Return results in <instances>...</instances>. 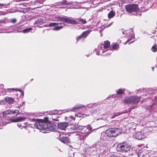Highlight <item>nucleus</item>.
<instances>
[{"label":"nucleus","instance_id":"nucleus-1","mask_svg":"<svg viewBox=\"0 0 157 157\" xmlns=\"http://www.w3.org/2000/svg\"><path fill=\"white\" fill-rule=\"evenodd\" d=\"M105 147L101 143H96L92 146L88 148L86 152L87 154L91 156H97L105 151Z\"/></svg>","mask_w":157,"mask_h":157},{"label":"nucleus","instance_id":"nucleus-2","mask_svg":"<svg viewBox=\"0 0 157 157\" xmlns=\"http://www.w3.org/2000/svg\"><path fill=\"white\" fill-rule=\"evenodd\" d=\"M34 127L40 130H49L53 131L56 129V126L54 124L50 123L47 124L46 122L39 121L36 122L34 124Z\"/></svg>","mask_w":157,"mask_h":157},{"label":"nucleus","instance_id":"nucleus-3","mask_svg":"<svg viewBox=\"0 0 157 157\" xmlns=\"http://www.w3.org/2000/svg\"><path fill=\"white\" fill-rule=\"evenodd\" d=\"M72 128L74 130H82V133L89 135L91 132L92 128L90 125L87 126H80L78 124L73 126Z\"/></svg>","mask_w":157,"mask_h":157},{"label":"nucleus","instance_id":"nucleus-4","mask_svg":"<svg viewBox=\"0 0 157 157\" xmlns=\"http://www.w3.org/2000/svg\"><path fill=\"white\" fill-rule=\"evenodd\" d=\"M141 97H138L136 96H131L128 98H125L124 100V102L128 104L133 103L137 105L139 102Z\"/></svg>","mask_w":157,"mask_h":157},{"label":"nucleus","instance_id":"nucleus-5","mask_svg":"<svg viewBox=\"0 0 157 157\" xmlns=\"http://www.w3.org/2000/svg\"><path fill=\"white\" fill-rule=\"evenodd\" d=\"M55 18L58 21H62L66 23L73 24H77L78 23L75 20H72L69 18L65 16L60 17L56 16Z\"/></svg>","mask_w":157,"mask_h":157},{"label":"nucleus","instance_id":"nucleus-6","mask_svg":"<svg viewBox=\"0 0 157 157\" xmlns=\"http://www.w3.org/2000/svg\"><path fill=\"white\" fill-rule=\"evenodd\" d=\"M117 149L118 151L125 152L129 150L130 147L128 144H120L118 145Z\"/></svg>","mask_w":157,"mask_h":157},{"label":"nucleus","instance_id":"nucleus-7","mask_svg":"<svg viewBox=\"0 0 157 157\" xmlns=\"http://www.w3.org/2000/svg\"><path fill=\"white\" fill-rule=\"evenodd\" d=\"M56 6H62L59 7V8H69L68 6H71L72 5L71 2H69L68 0H63L62 1L58 2L56 3ZM72 8H74L72 7Z\"/></svg>","mask_w":157,"mask_h":157},{"label":"nucleus","instance_id":"nucleus-8","mask_svg":"<svg viewBox=\"0 0 157 157\" xmlns=\"http://www.w3.org/2000/svg\"><path fill=\"white\" fill-rule=\"evenodd\" d=\"M118 129L110 128L107 130L106 131V134L107 136L112 137H115L117 135Z\"/></svg>","mask_w":157,"mask_h":157},{"label":"nucleus","instance_id":"nucleus-9","mask_svg":"<svg viewBox=\"0 0 157 157\" xmlns=\"http://www.w3.org/2000/svg\"><path fill=\"white\" fill-rule=\"evenodd\" d=\"M110 43L109 41L107 40L104 42V49L100 50L99 52H101L102 53H103L105 52H106L108 51L109 52L106 53V55H107L109 54H111L112 52V50L111 49L109 50L108 49L107 50H106V49L108 48L110 45Z\"/></svg>","mask_w":157,"mask_h":157},{"label":"nucleus","instance_id":"nucleus-10","mask_svg":"<svg viewBox=\"0 0 157 157\" xmlns=\"http://www.w3.org/2000/svg\"><path fill=\"white\" fill-rule=\"evenodd\" d=\"M126 10H138V6L137 4H130L125 6Z\"/></svg>","mask_w":157,"mask_h":157},{"label":"nucleus","instance_id":"nucleus-11","mask_svg":"<svg viewBox=\"0 0 157 157\" xmlns=\"http://www.w3.org/2000/svg\"><path fill=\"white\" fill-rule=\"evenodd\" d=\"M25 117H17L15 118H13L10 119L9 120L10 121L8 122L9 123H10L11 122H17L21 121H24L25 120Z\"/></svg>","mask_w":157,"mask_h":157},{"label":"nucleus","instance_id":"nucleus-12","mask_svg":"<svg viewBox=\"0 0 157 157\" xmlns=\"http://www.w3.org/2000/svg\"><path fill=\"white\" fill-rule=\"evenodd\" d=\"M68 123L66 122L60 123L58 124L59 128L61 130H64L68 126Z\"/></svg>","mask_w":157,"mask_h":157},{"label":"nucleus","instance_id":"nucleus-13","mask_svg":"<svg viewBox=\"0 0 157 157\" xmlns=\"http://www.w3.org/2000/svg\"><path fill=\"white\" fill-rule=\"evenodd\" d=\"M85 107H86V106L85 105L81 104L78 105L72 108L71 110V111L75 112L77 110Z\"/></svg>","mask_w":157,"mask_h":157},{"label":"nucleus","instance_id":"nucleus-14","mask_svg":"<svg viewBox=\"0 0 157 157\" xmlns=\"http://www.w3.org/2000/svg\"><path fill=\"white\" fill-rule=\"evenodd\" d=\"M140 10H126L127 12V13L129 15L132 16V15H137V14L138 13L139 15H140L141 14H139V12L140 13V12H139Z\"/></svg>","mask_w":157,"mask_h":157},{"label":"nucleus","instance_id":"nucleus-15","mask_svg":"<svg viewBox=\"0 0 157 157\" xmlns=\"http://www.w3.org/2000/svg\"><path fill=\"white\" fill-rule=\"evenodd\" d=\"M136 138L138 140H141L144 137V136L142 132H138L136 134Z\"/></svg>","mask_w":157,"mask_h":157},{"label":"nucleus","instance_id":"nucleus-16","mask_svg":"<svg viewBox=\"0 0 157 157\" xmlns=\"http://www.w3.org/2000/svg\"><path fill=\"white\" fill-rule=\"evenodd\" d=\"M90 32L89 31H87L84 32L80 36H79L77 39V41L80 39L82 37L86 38L88 35L90 33Z\"/></svg>","mask_w":157,"mask_h":157},{"label":"nucleus","instance_id":"nucleus-17","mask_svg":"<svg viewBox=\"0 0 157 157\" xmlns=\"http://www.w3.org/2000/svg\"><path fill=\"white\" fill-rule=\"evenodd\" d=\"M5 101L9 104H11L13 103L14 99L13 98L7 97L5 98Z\"/></svg>","mask_w":157,"mask_h":157},{"label":"nucleus","instance_id":"nucleus-18","mask_svg":"<svg viewBox=\"0 0 157 157\" xmlns=\"http://www.w3.org/2000/svg\"><path fill=\"white\" fill-rule=\"evenodd\" d=\"M88 136L84 134H82L81 135L78 134L76 135V137L79 138L80 140H82L85 139Z\"/></svg>","mask_w":157,"mask_h":157},{"label":"nucleus","instance_id":"nucleus-19","mask_svg":"<svg viewBox=\"0 0 157 157\" xmlns=\"http://www.w3.org/2000/svg\"><path fill=\"white\" fill-rule=\"evenodd\" d=\"M60 141L63 143L67 144L70 142V140L67 137H63L60 138Z\"/></svg>","mask_w":157,"mask_h":157},{"label":"nucleus","instance_id":"nucleus-20","mask_svg":"<svg viewBox=\"0 0 157 157\" xmlns=\"http://www.w3.org/2000/svg\"><path fill=\"white\" fill-rule=\"evenodd\" d=\"M115 12L113 11V10H111L108 15V18H110L113 17L115 15Z\"/></svg>","mask_w":157,"mask_h":157},{"label":"nucleus","instance_id":"nucleus-21","mask_svg":"<svg viewBox=\"0 0 157 157\" xmlns=\"http://www.w3.org/2000/svg\"><path fill=\"white\" fill-rule=\"evenodd\" d=\"M3 115H7V114H13V110H8L3 112Z\"/></svg>","mask_w":157,"mask_h":157},{"label":"nucleus","instance_id":"nucleus-22","mask_svg":"<svg viewBox=\"0 0 157 157\" xmlns=\"http://www.w3.org/2000/svg\"><path fill=\"white\" fill-rule=\"evenodd\" d=\"M124 89H119L117 91V94H122L124 93Z\"/></svg>","mask_w":157,"mask_h":157},{"label":"nucleus","instance_id":"nucleus-23","mask_svg":"<svg viewBox=\"0 0 157 157\" xmlns=\"http://www.w3.org/2000/svg\"><path fill=\"white\" fill-rule=\"evenodd\" d=\"M43 21V20L41 19H38L35 21L34 24H41V23H42Z\"/></svg>","mask_w":157,"mask_h":157},{"label":"nucleus","instance_id":"nucleus-24","mask_svg":"<svg viewBox=\"0 0 157 157\" xmlns=\"http://www.w3.org/2000/svg\"><path fill=\"white\" fill-rule=\"evenodd\" d=\"M60 24H62V23H51L49 24V26H54L56 25H58Z\"/></svg>","mask_w":157,"mask_h":157},{"label":"nucleus","instance_id":"nucleus-25","mask_svg":"<svg viewBox=\"0 0 157 157\" xmlns=\"http://www.w3.org/2000/svg\"><path fill=\"white\" fill-rule=\"evenodd\" d=\"M119 47L118 44H114L113 45L112 48L113 50H115L118 49Z\"/></svg>","mask_w":157,"mask_h":157},{"label":"nucleus","instance_id":"nucleus-26","mask_svg":"<svg viewBox=\"0 0 157 157\" xmlns=\"http://www.w3.org/2000/svg\"><path fill=\"white\" fill-rule=\"evenodd\" d=\"M32 29L31 28H28L25 29L22 31V32L24 33H27L29 32L30 30Z\"/></svg>","mask_w":157,"mask_h":157},{"label":"nucleus","instance_id":"nucleus-27","mask_svg":"<svg viewBox=\"0 0 157 157\" xmlns=\"http://www.w3.org/2000/svg\"><path fill=\"white\" fill-rule=\"evenodd\" d=\"M63 28V26H57L55 27L53 29L54 30H58L61 29Z\"/></svg>","mask_w":157,"mask_h":157},{"label":"nucleus","instance_id":"nucleus-28","mask_svg":"<svg viewBox=\"0 0 157 157\" xmlns=\"http://www.w3.org/2000/svg\"><path fill=\"white\" fill-rule=\"evenodd\" d=\"M49 114H57V113H58L57 112V110H52V111H50L49 112Z\"/></svg>","mask_w":157,"mask_h":157},{"label":"nucleus","instance_id":"nucleus-29","mask_svg":"<svg viewBox=\"0 0 157 157\" xmlns=\"http://www.w3.org/2000/svg\"><path fill=\"white\" fill-rule=\"evenodd\" d=\"M152 51L154 52H156L157 50V48H156V46L155 45H154L152 47Z\"/></svg>","mask_w":157,"mask_h":157},{"label":"nucleus","instance_id":"nucleus-30","mask_svg":"<svg viewBox=\"0 0 157 157\" xmlns=\"http://www.w3.org/2000/svg\"><path fill=\"white\" fill-rule=\"evenodd\" d=\"M79 21L82 22L83 24H85L86 23V20L82 18H79Z\"/></svg>","mask_w":157,"mask_h":157},{"label":"nucleus","instance_id":"nucleus-31","mask_svg":"<svg viewBox=\"0 0 157 157\" xmlns=\"http://www.w3.org/2000/svg\"><path fill=\"white\" fill-rule=\"evenodd\" d=\"M67 111H66L65 110H63V111H62L61 110H59L58 111H57V112L58 113H57V114H61V113H62V112H63V113H65Z\"/></svg>","mask_w":157,"mask_h":157},{"label":"nucleus","instance_id":"nucleus-32","mask_svg":"<svg viewBox=\"0 0 157 157\" xmlns=\"http://www.w3.org/2000/svg\"><path fill=\"white\" fill-rule=\"evenodd\" d=\"M13 114L16 113L17 114H19V112L18 110H13Z\"/></svg>","mask_w":157,"mask_h":157},{"label":"nucleus","instance_id":"nucleus-33","mask_svg":"<svg viewBox=\"0 0 157 157\" xmlns=\"http://www.w3.org/2000/svg\"><path fill=\"white\" fill-rule=\"evenodd\" d=\"M7 90H19V91H20V90L16 89H14V88H8V89H7Z\"/></svg>","mask_w":157,"mask_h":157},{"label":"nucleus","instance_id":"nucleus-34","mask_svg":"<svg viewBox=\"0 0 157 157\" xmlns=\"http://www.w3.org/2000/svg\"><path fill=\"white\" fill-rule=\"evenodd\" d=\"M122 113H115L114 114V115L115 116V117H116L117 116H119L120 114H121Z\"/></svg>","mask_w":157,"mask_h":157},{"label":"nucleus","instance_id":"nucleus-35","mask_svg":"<svg viewBox=\"0 0 157 157\" xmlns=\"http://www.w3.org/2000/svg\"><path fill=\"white\" fill-rule=\"evenodd\" d=\"M134 38V36H133L132 37H131V38L130 39H129V40H127V41L126 42H125V44H126L128 42V41H129V40H131V39Z\"/></svg>","mask_w":157,"mask_h":157},{"label":"nucleus","instance_id":"nucleus-36","mask_svg":"<svg viewBox=\"0 0 157 157\" xmlns=\"http://www.w3.org/2000/svg\"><path fill=\"white\" fill-rule=\"evenodd\" d=\"M16 20L15 19H13L12 20L11 22L13 23H15L16 22Z\"/></svg>","mask_w":157,"mask_h":157},{"label":"nucleus","instance_id":"nucleus-37","mask_svg":"<svg viewBox=\"0 0 157 157\" xmlns=\"http://www.w3.org/2000/svg\"><path fill=\"white\" fill-rule=\"evenodd\" d=\"M127 31H124V32H123L122 33L123 34H127Z\"/></svg>","mask_w":157,"mask_h":157},{"label":"nucleus","instance_id":"nucleus-38","mask_svg":"<svg viewBox=\"0 0 157 157\" xmlns=\"http://www.w3.org/2000/svg\"><path fill=\"white\" fill-rule=\"evenodd\" d=\"M71 117L72 119H73V120H75V118L74 117L72 116H71Z\"/></svg>","mask_w":157,"mask_h":157},{"label":"nucleus","instance_id":"nucleus-39","mask_svg":"<svg viewBox=\"0 0 157 157\" xmlns=\"http://www.w3.org/2000/svg\"><path fill=\"white\" fill-rule=\"evenodd\" d=\"M17 126H18L19 127H20V126H21V124H17Z\"/></svg>","mask_w":157,"mask_h":157},{"label":"nucleus","instance_id":"nucleus-40","mask_svg":"<svg viewBox=\"0 0 157 157\" xmlns=\"http://www.w3.org/2000/svg\"><path fill=\"white\" fill-rule=\"evenodd\" d=\"M115 117V116H114V115H113V116L111 118H114V117Z\"/></svg>","mask_w":157,"mask_h":157},{"label":"nucleus","instance_id":"nucleus-41","mask_svg":"<svg viewBox=\"0 0 157 157\" xmlns=\"http://www.w3.org/2000/svg\"><path fill=\"white\" fill-rule=\"evenodd\" d=\"M20 12H23V13H24V12L23 11H22V10H21V11H20ZM24 13H25V12H24Z\"/></svg>","mask_w":157,"mask_h":157},{"label":"nucleus","instance_id":"nucleus-42","mask_svg":"<svg viewBox=\"0 0 157 157\" xmlns=\"http://www.w3.org/2000/svg\"><path fill=\"white\" fill-rule=\"evenodd\" d=\"M132 129L133 130H134L135 129V128H131L130 129Z\"/></svg>","mask_w":157,"mask_h":157},{"label":"nucleus","instance_id":"nucleus-43","mask_svg":"<svg viewBox=\"0 0 157 157\" xmlns=\"http://www.w3.org/2000/svg\"><path fill=\"white\" fill-rule=\"evenodd\" d=\"M113 22H112L111 23H110L109 25V26H110L112 24Z\"/></svg>","mask_w":157,"mask_h":157},{"label":"nucleus","instance_id":"nucleus-44","mask_svg":"<svg viewBox=\"0 0 157 157\" xmlns=\"http://www.w3.org/2000/svg\"><path fill=\"white\" fill-rule=\"evenodd\" d=\"M96 54H97V55H99V54L98 53V52H96Z\"/></svg>","mask_w":157,"mask_h":157},{"label":"nucleus","instance_id":"nucleus-45","mask_svg":"<svg viewBox=\"0 0 157 157\" xmlns=\"http://www.w3.org/2000/svg\"><path fill=\"white\" fill-rule=\"evenodd\" d=\"M62 24H63V26H64L65 25L64 24V23H62Z\"/></svg>","mask_w":157,"mask_h":157},{"label":"nucleus","instance_id":"nucleus-46","mask_svg":"<svg viewBox=\"0 0 157 157\" xmlns=\"http://www.w3.org/2000/svg\"><path fill=\"white\" fill-rule=\"evenodd\" d=\"M2 14V13L1 11H0V14Z\"/></svg>","mask_w":157,"mask_h":157},{"label":"nucleus","instance_id":"nucleus-47","mask_svg":"<svg viewBox=\"0 0 157 157\" xmlns=\"http://www.w3.org/2000/svg\"><path fill=\"white\" fill-rule=\"evenodd\" d=\"M152 71H153L154 70V67H152Z\"/></svg>","mask_w":157,"mask_h":157}]
</instances>
